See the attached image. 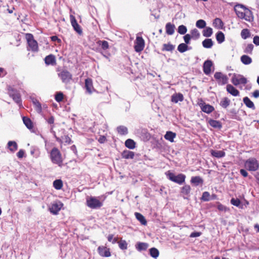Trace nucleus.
Segmentation results:
<instances>
[{"label":"nucleus","mask_w":259,"mask_h":259,"mask_svg":"<svg viewBox=\"0 0 259 259\" xmlns=\"http://www.w3.org/2000/svg\"><path fill=\"white\" fill-rule=\"evenodd\" d=\"M191 183L194 184L196 186H198L199 184H202L203 180L199 176L192 177L191 179Z\"/></svg>","instance_id":"obj_24"},{"label":"nucleus","mask_w":259,"mask_h":259,"mask_svg":"<svg viewBox=\"0 0 259 259\" xmlns=\"http://www.w3.org/2000/svg\"><path fill=\"white\" fill-rule=\"evenodd\" d=\"M26 37L31 50L33 52H37L38 49L37 42L34 39L33 35L30 33H27Z\"/></svg>","instance_id":"obj_5"},{"label":"nucleus","mask_w":259,"mask_h":259,"mask_svg":"<svg viewBox=\"0 0 259 259\" xmlns=\"http://www.w3.org/2000/svg\"><path fill=\"white\" fill-rule=\"evenodd\" d=\"M209 123L210 126L214 128H221L222 126L220 121L213 119L209 120Z\"/></svg>","instance_id":"obj_34"},{"label":"nucleus","mask_w":259,"mask_h":259,"mask_svg":"<svg viewBox=\"0 0 259 259\" xmlns=\"http://www.w3.org/2000/svg\"><path fill=\"white\" fill-rule=\"evenodd\" d=\"M8 94L12 98L13 100L20 106L21 103V96L18 92L11 88V87H8Z\"/></svg>","instance_id":"obj_6"},{"label":"nucleus","mask_w":259,"mask_h":259,"mask_svg":"<svg viewBox=\"0 0 259 259\" xmlns=\"http://www.w3.org/2000/svg\"><path fill=\"white\" fill-rule=\"evenodd\" d=\"M241 36L242 38L246 39L250 36V32L247 29H243L241 32Z\"/></svg>","instance_id":"obj_49"},{"label":"nucleus","mask_w":259,"mask_h":259,"mask_svg":"<svg viewBox=\"0 0 259 259\" xmlns=\"http://www.w3.org/2000/svg\"><path fill=\"white\" fill-rule=\"evenodd\" d=\"M8 147L11 152H14L17 150L18 146L15 141H9L8 143Z\"/></svg>","instance_id":"obj_31"},{"label":"nucleus","mask_w":259,"mask_h":259,"mask_svg":"<svg viewBox=\"0 0 259 259\" xmlns=\"http://www.w3.org/2000/svg\"><path fill=\"white\" fill-rule=\"evenodd\" d=\"M58 76L65 83H68L72 79L71 74L66 70L61 71L58 73Z\"/></svg>","instance_id":"obj_8"},{"label":"nucleus","mask_w":259,"mask_h":259,"mask_svg":"<svg viewBox=\"0 0 259 259\" xmlns=\"http://www.w3.org/2000/svg\"><path fill=\"white\" fill-rule=\"evenodd\" d=\"M211 154L212 156L219 158L225 156V153L223 151L211 150Z\"/></svg>","instance_id":"obj_27"},{"label":"nucleus","mask_w":259,"mask_h":259,"mask_svg":"<svg viewBox=\"0 0 259 259\" xmlns=\"http://www.w3.org/2000/svg\"><path fill=\"white\" fill-rule=\"evenodd\" d=\"M175 49V46L171 44H164L163 45L162 51H172Z\"/></svg>","instance_id":"obj_41"},{"label":"nucleus","mask_w":259,"mask_h":259,"mask_svg":"<svg viewBox=\"0 0 259 259\" xmlns=\"http://www.w3.org/2000/svg\"><path fill=\"white\" fill-rule=\"evenodd\" d=\"M253 96L255 98H258L259 97V90H255L253 93Z\"/></svg>","instance_id":"obj_64"},{"label":"nucleus","mask_w":259,"mask_h":259,"mask_svg":"<svg viewBox=\"0 0 259 259\" xmlns=\"http://www.w3.org/2000/svg\"><path fill=\"white\" fill-rule=\"evenodd\" d=\"M187 31V27L183 25H180L178 28V32L181 34H185Z\"/></svg>","instance_id":"obj_51"},{"label":"nucleus","mask_w":259,"mask_h":259,"mask_svg":"<svg viewBox=\"0 0 259 259\" xmlns=\"http://www.w3.org/2000/svg\"><path fill=\"white\" fill-rule=\"evenodd\" d=\"M189 49L187 44L184 43L180 44L178 47V50L180 53H184Z\"/></svg>","instance_id":"obj_40"},{"label":"nucleus","mask_w":259,"mask_h":259,"mask_svg":"<svg viewBox=\"0 0 259 259\" xmlns=\"http://www.w3.org/2000/svg\"><path fill=\"white\" fill-rule=\"evenodd\" d=\"M183 38L184 41L185 42V44L187 45L190 44V39L192 37L189 34H186Z\"/></svg>","instance_id":"obj_55"},{"label":"nucleus","mask_w":259,"mask_h":259,"mask_svg":"<svg viewBox=\"0 0 259 259\" xmlns=\"http://www.w3.org/2000/svg\"><path fill=\"white\" fill-rule=\"evenodd\" d=\"M191 191V187L189 185H185L182 187L181 193L184 195H188Z\"/></svg>","instance_id":"obj_48"},{"label":"nucleus","mask_w":259,"mask_h":259,"mask_svg":"<svg viewBox=\"0 0 259 259\" xmlns=\"http://www.w3.org/2000/svg\"><path fill=\"white\" fill-rule=\"evenodd\" d=\"M97 43L104 50L108 49L109 48L108 42L106 40H99Z\"/></svg>","instance_id":"obj_46"},{"label":"nucleus","mask_w":259,"mask_h":259,"mask_svg":"<svg viewBox=\"0 0 259 259\" xmlns=\"http://www.w3.org/2000/svg\"><path fill=\"white\" fill-rule=\"evenodd\" d=\"M190 32H191L190 35H191L192 38H193L194 39H197L200 37V34L199 31L197 29L194 28V29L191 30Z\"/></svg>","instance_id":"obj_38"},{"label":"nucleus","mask_w":259,"mask_h":259,"mask_svg":"<svg viewBox=\"0 0 259 259\" xmlns=\"http://www.w3.org/2000/svg\"><path fill=\"white\" fill-rule=\"evenodd\" d=\"M214 78L217 80L219 84L224 85L228 82V78L226 75L221 72H217L214 75Z\"/></svg>","instance_id":"obj_7"},{"label":"nucleus","mask_w":259,"mask_h":259,"mask_svg":"<svg viewBox=\"0 0 259 259\" xmlns=\"http://www.w3.org/2000/svg\"><path fill=\"white\" fill-rule=\"evenodd\" d=\"M32 102L35 106V110L38 113H40L42 111V108L41 104L36 99L33 98Z\"/></svg>","instance_id":"obj_35"},{"label":"nucleus","mask_w":259,"mask_h":259,"mask_svg":"<svg viewBox=\"0 0 259 259\" xmlns=\"http://www.w3.org/2000/svg\"><path fill=\"white\" fill-rule=\"evenodd\" d=\"M245 167L249 171H256L259 166L257 160L254 158H250L244 163Z\"/></svg>","instance_id":"obj_2"},{"label":"nucleus","mask_w":259,"mask_h":259,"mask_svg":"<svg viewBox=\"0 0 259 259\" xmlns=\"http://www.w3.org/2000/svg\"><path fill=\"white\" fill-rule=\"evenodd\" d=\"M234 10L239 18L241 19L245 18V12L247 10L243 6L241 5H236L234 8Z\"/></svg>","instance_id":"obj_12"},{"label":"nucleus","mask_w":259,"mask_h":259,"mask_svg":"<svg viewBox=\"0 0 259 259\" xmlns=\"http://www.w3.org/2000/svg\"><path fill=\"white\" fill-rule=\"evenodd\" d=\"M201 235V232H192L190 234V237H192V238L197 237L200 236Z\"/></svg>","instance_id":"obj_58"},{"label":"nucleus","mask_w":259,"mask_h":259,"mask_svg":"<svg viewBox=\"0 0 259 259\" xmlns=\"http://www.w3.org/2000/svg\"><path fill=\"white\" fill-rule=\"evenodd\" d=\"M24 151L22 149L20 150L19 152L17 153V155L18 157L19 158H22L24 156Z\"/></svg>","instance_id":"obj_59"},{"label":"nucleus","mask_w":259,"mask_h":259,"mask_svg":"<svg viewBox=\"0 0 259 259\" xmlns=\"http://www.w3.org/2000/svg\"><path fill=\"white\" fill-rule=\"evenodd\" d=\"M135 215L136 219L141 223L143 225H147V221L145 218L139 212H135Z\"/></svg>","instance_id":"obj_26"},{"label":"nucleus","mask_w":259,"mask_h":259,"mask_svg":"<svg viewBox=\"0 0 259 259\" xmlns=\"http://www.w3.org/2000/svg\"><path fill=\"white\" fill-rule=\"evenodd\" d=\"M85 87L89 93H92V90L93 88V81L92 79L88 78L85 80Z\"/></svg>","instance_id":"obj_19"},{"label":"nucleus","mask_w":259,"mask_h":259,"mask_svg":"<svg viewBox=\"0 0 259 259\" xmlns=\"http://www.w3.org/2000/svg\"><path fill=\"white\" fill-rule=\"evenodd\" d=\"M50 157L53 163L60 165L63 160L62 155L57 148L54 147L51 151Z\"/></svg>","instance_id":"obj_1"},{"label":"nucleus","mask_w":259,"mask_h":259,"mask_svg":"<svg viewBox=\"0 0 259 259\" xmlns=\"http://www.w3.org/2000/svg\"><path fill=\"white\" fill-rule=\"evenodd\" d=\"M47 122L49 124H53L54 122V118L53 116H51L48 119Z\"/></svg>","instance_id":"obj_63"},{"label":"nucleus","mask_w":259,"mask_h":259,"mask_svg":"<svg viewBox=\"0 0 259 259\" xmlns=\"http://www.w3.org/2000/svg\"><path fill=\"white\" fill-rule=\"evenodd\" d=\"M87 205L91 208L96 209L101 207L103 204L97 198L91 196L87 198Z\"/></svg>","instance_id":"obj_4"},{"label":"nucleus","mask_w":259,"mask_h":259,"mask_svg":"<svg viewBox=\"0 0 259 259\" xmlns=\"http://www.w3.org/2000/svg\"><path fill=\"white\" fill-rule=\"evenodd\" d=\"M201 108L202 111L208 114L210 113L214 110L212 106L205 104H202L201 106Z\"/></svg>","instance_id":"obj_17"},{"label":"nucleus","mask_w":259,"mask_h":259,"mask_svg":"<svg viewBox=\"0 0 259 259\" xmlns=\"http://www.w3.org/2000/svg\"><path fill=\"white\" fill-rule=\"evenodd\" d=\"M216 39L219 44H221L225 40L224 34L222 31H219L216 34Z\"/></svg>","instance_id":"obj_39"},{"label":"nucleus","mask_w":259,"mask_h":259,"mask_svg":"<svg viewBox=\"0 0 259 259\" xmlns=\"http://www.w3.org/2000/svg\"><path fill=\"white\" fill-rule=\"evenodd\" d=\"M135 145L136 143L134 141L131 139L126 140L125 142V146L130 149H134L135 148Z\"/></svg>","instance_id":"obj_36"},{"label":"nucleus","mask_w":259,"mask_h":259,"mask_svg":"<svg viewBox=\"0 0 259 259\" xmlns=\"http://www.w3.org/2000/svg\"><path fill=\"white\" fill-rule=\"evenodd\" d=\"M253 43L256 46H259V36H255L253 37Z\"/></svg>","instance_id":"obj_61"},{"label":"nucleus","mask_w":259,"mask_h":259,"mask_svg":"<svg viewBox=\"0 0 259 259\" xmlns=\"http://www.w3.org/2000/svg\"><path fill=\"white\" fill-rule=\"evenodd\" d=\"M206 25L205 21L202 19L198 20L196 23V26L200 29L204 28L206 27Z\"/></svg>","instance_id":"obj_45"},{"label":"nucleus","mask_w":259,"mask_h":259,"mask_svg":"<svg viewBox=\"0 0 259 259\" xmlns=\"http://www.w3.org/2000/svg\"><path fill=\"white\" fill-rule=\"evenodd\" d=\"M202 31L203 35L206 37H209L211 36L213 33L212 29L211 27H207Z\"/></svg>","instance_id":"obj_33"},{"label":"nucleus","mask_w":259,"mask_h":259,"mask_svg":"<svg viewBox=\"0 0 259 259\" xmlns=\"http://www.w3.org/2000/svg\"><path fill=\"white\" fill-rule=\"evenodd\" d=\"M240 59L242 63L245 65L250 64L252 62L251 58L247 55L242 56Z\"/></svg>","instance_id":"obj_32"},{"label":"nucleus","mask_w":259,"mask_h":259,"mask_svg":"<svg viewBox=\"0 0 259 259\" xmlns=\"http://www.w3.org/2000/svg\"><path fill=\"white\" fill-rule=\"evenodd\" d=\"M127 243L125 241H121L119 243V247L121 249H126L127 248Z\"/></svg>","instance_id":"obj_54"},{"label":"nucleus","mask_w":259,"mask_h":259,"mask_svg":"<svg viewBox=\"0 0 259 259\" xmlns=\"http://www.w3.org/2000/svg\"><path fill=\"white\" fill-rule=\"evenodd\" d=\"M45 63L49 65H54L56 62L55 57L53 55H49L45 58Z\"/></svg>","instance_id":"obj_20"},{"label":"nucleus","mask_w":259,"mask_h":259,"mask_svg":"<svg viewBox=\"0 0 259 259\" xmlns=\"http://www.w3.org/2000/svg\"><path fill=\"white\" fill-rule=\"evenodd\" d=\"M231 101L227 97L222 98L220 101V105L223 108H227L230 104Z\"/></svg>","instance_id":"obj_23"},{"label":"nucleus","mask_w":259,"mask_h":259,"mask_svg":"<svg viewBox=\"0 0 259 259\" xmlns=\"http://www.w3.org/2000/svg\"><path fill=\"white\" fill-rule=\"evenodd\" d=\"M98 251L99 254L104 257H109L111 255L109 248H107L106 246H100L98 248Z\"/></svg>","instance_id":"obj_14"},{"label":"nucleus","mask_w":259,"mask_h":259,"mask_svg":"<svg viewBox=\"0 0 259 259\" xmlns=\"http://www.w3.org/2000/svg\"><path fill=\"white\" fill-rule=\"evenodd\" d=\"M63 205V203L60 201L55 202L50 206L49 210L53 214H57Z\"/></svg>","instance_id":"obj_11"},{"label":"nucleus","mask_w":259,"mask_h":259,"mask_svg":"<svg viewBox=\"0 0 259 259\" xmlns=\"http://www.w3.org/2000/svg\"><path fill=\"white\" fill-rule=\"evenodd\" d=\"M244 103L245 104V105L252 109L254 110L255 109V106L253 104V103L249 99L248 97H245L243 99Z\"/></svg>","instance_id":"obj_30"},{"label":"nucleus","mask_w":259,"mask_h":259,"mask_svg":"<svg viewBox=\"0 0 259 259\" xmlns=\"http://www.w3.org/2000/svg\"><path fill=\"white\" fill-rule=\"evenodd\" d=\"M106 141V138L105 136H101L99 137V139H98V142L100 143H104L105 142V141Z\"/></svg>","instance_id":"obj_60"},{"label":"nucleus","mask_w":259,"mask_h":259,"mask_svg":"<svg viewBox=\"0 0 259 259\" xmlns=\"http://www.w3.org/2000/svg\"><path fill=\"white\" fill-rule=\"evenodd\" d=\"M254 46L252 44H248L244 50V52L246 54H251Z\"/></svg>","instance_id":"obj_47"},{"label":"nucleus","mask_w":259,"mask_h":259,"mask_svg":"<svg viewBox=\"0 0 259 259\" xmlns=\"http://www.w3.org/2000/svg\"><path fill=\"white\" fill-rule=\"evenodd\" d=\"M176 137V134L170 131L167 132L164 135V138L170 142H174V139Z\"/></svg>","instance_id":"obj_29"},{"label":"nucleus","mask_w":259,"mask_h":259,"mask_svg":"<svg viewBox=\"0 0 259 259\" xmlns=\"http://www.w3.org/2000/svg\"><path fill=\"white\" fill-rule=\"evenodd\" d=\"M240 172L244 177H246L248 176V173L245 169H240Z\"/></svg>","instance_id":"obj_62"},{"label":"nucleus","mask_w":259,"mask_h":259,"mask_svg":"<svg viewBox=\"0 0 259 259\" xmlns=\"http://www.w3.org/2000/svg\"><path fill=\"white\" fill-rule=\"evenodd\" d=\"M201 199L204 201H208L210 200V196L209 192H204L203 193Z\"/></svg>","instance_id":"obj_50"},{"label":"nucleus","mask_w":259,"mask_h":259,"mask_svg":"<svg viewBox=\"0 0 259 259\" xmlns=\"http://www.w3.org/2000/svg\"><path fill=\"white\" fill-rule=\"evenodd\" d=\"M212 66V62L211 60H207L203 64V70L204 73L208 75L211 72V67Z\"/></svg>","instance_id":"obj_15"},{"label":"nucleus","mask_w":259,"mask_h":259,"mask_svg":"<svg viewBox=\"0 0 259 259\" xmlns=\"http://www.w3.org/2000/svg\"><path fill=\"white\" fill-rule=\"evenodd\" d=\"M213 24L222 26L223 25V22L220 18H215L214 20Z\"/></svg>","instance_id":"obj_56"},{"label":"nucleus","mask_w":259,"mask_h":259,"mask_svg":"<svg viewBox=\"0 0 259 259\" xmlns=\"http://www.w3.org/2000/svg\"><path fill=\"white\" fill-rule=\"evenodd\" d=\"M23 121L24 124L28 129H31L33 127V124L31 120L28 117H23Z\"/></svg>","instance_id":"obj_37"},{"label":"nucleus","mask_w":259,"mask_h":259,"mask_svg":"<svg viewBox=\"0 0 259 259\" xmlns=\"http://www.w3.org/2000/svg\"><path fill=\"white\" fill-rule=\"evenodd\" d=\"M117 130L118 133L122 135H126L128 132L127 127L124 126H119L117 127Z\"/></svg>","instance_id":"obj_44"},{"label":"nucleus","mask_w":259,"mask_h":259,"mask_svg":"<svg viewBox=\"0 0 259 259\" xmlns=\"http://www.w3.org/2000/svg\"><path fill=\"white\" fill-rule=\"evenodd\" d=\"M149 245L147 243L145 242H138L136 245V248L138 251L146 250L148 247Z\"/></svg>","instance_id":"obj_25"},{"label":"nucleus","mask_w":259,"mask_h":259,"mask_svg":"<svg viewBox=\"0 0 259 259\" xmlns=\"http://www.w3.org/2000/svg\"><path fill=\"white\" fill-rule=\"evenodd\" d=\"M145 47V41L141 36H137L135 41V50L137 52H140L143 50Z\"/></svg>","instance_id":"obj_9"},{"label":"nucleus","mask_w":259,"mask_h":259,"mask_svg":"<svg viewBox=\"0 0 259 259\" xmlns=\"http://www.w3.org/2000/svg\"><path fill=\"white\" fill-rule=\"evenodd\" d=\"M218 209L220 211H226L227 207L221 203H219L217 206Z\"/></svg>","instance_id":"obj_57"},{"label":"nucleus","mask_w":259,"mask_h":259,"mask_svg":"<svg viewBox=\"0 0 259 259\" xmlns=\"http://www.w3.org/2000/svg\"><path fill=\"white\" fill-rule=\"evenodd\" d=\"M183 100L184 97L181 93L175 94L171 96V101L175 103H178L179 101H182Z\"/></svg>","instance_id":"obj_21"},{"label":"nucleus","mask_w":259,"mask_h":259,"mask_svg":"<svg viewBox=\"0 0 259 259\" xmlns=\"http://www.w3.org/2000/svg\"><path fill=\"white\" fill-rule=\"evenodd\" d=\"M53 186L57 190H60L63 186V183L61 180H56L53 182Z\"/></svg>","instance_id":"obj_43"},{"label":"nucleus","mask_w":259,"mask_h":259,"mask_svg":"<svg viewBox=\"0 0 259 259\" xmlns=\"http://www.w3.org/2000/svg\"><path fill=\"white\" fill-rule=\"evenodd\" d=\"M121 156L122 158L125 159H133L135 156V153L134 152L131 151L124 150L122 152Z\"/></svg>","instance_id":"obj_22"},{"label":"nucleus","mask_w":259,"mask_h":259,"mask_svg":"<svg viewBox=\"0 0 259 259\" xmlns=\"http://www.w3.org/2000/svg\"><path fill=\"white\" fill-rule=\"evenodd\" d=\"M70 19L71 25L72 26L74 30L79 35H81L82 34V29L81 28L79 25L77 23L75 17L72 15H70Z\"/></svg>","instance_id":"obj_13"},{"label":"nucleus","mask_w":259,"mask_h":259,"mask_svg":"<svg viewBox=\"0 0 259 259\" xmlns=\"http://www.w3.org/2000/svg\"><path fill=\"white\" fill-rule=\"evenodd\" d=\"M150 254L153 258H156L159 254L158 250L154 247L150 249Z\"/></svg>","instance_id":"obj_42"},{"label":"nucleus","mask_w":259,"mask_h":259,"mask_svg":"<svg viewBox=\"0 0 259 259\" xmlns=\"http://www.w3.org/2000/svg\"><path fill=\"white\" fill-rule=\"evenodd\" d=\"M202 44L204 48L210 49L213 45V42L210 38H206L202 41Z\"/></svg>","instance_id":"obj_28"},{"label":"nucleus","mask_w":259,"mask_h":259,"mask_svg":"<svg viewBox=\"0 0 259 259\" xmlns=\"http://www.w3.org/2000/svg\"><path fill=\"white\" fill-rule=\"evenodd\" d=\"M226 89L227 92L233 96H237L239 94V92L231 84H227Z\"/></svg>","instance_id":"obj_16"},{"label":"nucleus","mask_w":259,"mask_h":259,"mask_svg":"<svg viewBox=\"0 0 259 259\" xmlns=\"http://www.w3.org/2000/svg\"><path fill=\"white\" fill-rule=\"evenodd\" d=\"M231 203L234 206H239L240 204V201L237 198H232L231 200Z\"/></svg>","instance_id":"obj_53"},{"label":"nucleus","mask_w":259,"mask_h":259,"mask_svg":"<svg viewBox=\"0 0 259 259\" xmlns=\"http://www.w3.org/2000/svg\"><path fill=\"white\" fill-rule=\"evenodd\" d=\"M231 81L235 85H237L239 84H245L247 83V79L241 75H234L232 77Z\"/></svg>","instance_id":"obj_10"},{"label":"nucleus","mask_w":259,"mask_h":259,"mask_svg":"<svg viewBox=\"0 0 259 259\" xmlns=\"http://www.w3.org/2000/svg\"><path fill=\"white\" fill-rule=\"evenodd\" d=\"M175 26L174 24L169 22L166 24L165 29L166 33L168 35H172L175 32Z\"/></svg>","instance_id":"obj_18"},{"label":"nucleus","mask_w":259,"mask_h":259,"mask_svg":"<svg viewBox=\"0 0 259 259\" xmlns=\"http://www.w3.org/2000/svg\"><path fill=\"white\" fill-rule=\"evenodd\" d=\"M167 178L171 181L180 185L183 184L185 180L186 176L184 174H180L176 176L174 174L169 171L166 174Z\"/></svg>","instance_id":"obj_3"},{"label":"nucleus","mask_w":259,"mask_h":259,"mask_svg":"<svg viewBox=\"0 0 259 259\" xmlns=\"http://www.w3.org/2000/svg\"><path fill=\"white\" fill-rule=\"evenodd\" d=\"M63 99V94L61 92L57 93L55 96V100L58 102H60L62 101Z\"/></svg>","instance_id":"obj_52"}]
</instances>
